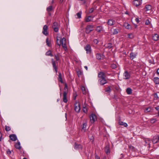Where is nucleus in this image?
I'll return each mask as SVG.
<instances>
[{"mask_svg": "<svg viewBox=\"0 0 159 159\" xmlns=\"http://www.w3.org/2000/svg\"><path fill=\"white\" fill-rule=\"evenodd\" d=\"M94 26L93 25H87L86 29L85 32L86 34H89L93 30V29Z\"/></svg>", "mask_w": 159, "mask_h": 159, "instance_id": "f257e3e1", "label": "nucleus"}, {"mask_svg": "<svg viewBox=\"0 0 159 159\" xmlns=\"http://www.w3.org/2000/svg\"><path fill=\"white\" fill-rule=\"evenodd\" d=\"M52 63L53 66V69L55 70V72L57 73V66L58 62L56 63V62L53 59H52Z\"/></svg>", "mask_w": 159, "mask_h": 159, "instance_id": "f03ea898", "label": "nucleus"}, {"mask_svg": "<svg viewBox=\"0 0 159 159\" xmlns=\"http://www.w3.org/2000/svg\"><path fill=\"white\" fill-rule=\"evenodd\" d=\"M59 25L57 22H54L52 26V28L53 29L54 31L56 32L58 31Z\"/></svg>", "mask_w": 159, "mask_h": 159, "instance_id": "7ed1b4c3", "label": "nucleus"}, {"mask_svg": "<svg viewBox=\"0 0 159 159\" xmlns=\"http://www.w3.org/2000/svg\"><path fill=\"white\" fill-rule=\"evenodd\" d=\"M74 106L75 111L77 112H79L80 109L79 103L76 102L74 104Z\"/></svg>", "mask_w": 159, "mask_h": 159, "instance_id": "20e7f679", "label": "nucleus"}, {"mask_svg": "<svg viewBox=\"0 0 159 159\" xmlns=\"http://www.w3.org/2000/svg\"><path fill=\"white\" fill-rule=\"evenodd\" d=\"M84 49L86 51V53L90 54L91 53V47L89 44L87 45L84 47Z\"/></svg>", "mask_w": 159, "mask_h": 159, "instance_id": "39448f33", "label": "nucleus"}, {"mask_svg": "<svg viewBox=\"0 0 159 159\" xmlns=\"http://www.w3.org/2000/svg\"><path fill=\"white\" fill-rule=\"evenodd\" d=\"M68 93V91H66L63 92V100L65 103H67L68 100L67 98V95Z\"/></svg>", "mask_w": 159, "mask_h": 159, "instance_id": "423d86ee", "label": "nucleus"}, {"mask_svg": "<svg viewBox=\"0 0 159 159\" xmlns=\"http://www.w3.org/2000/svg\"><path fill=\"white\" fill-rule=\"evenodd\" d=\"M48 26L46 25H45L43 26V33L44 35L47 36L48 35V33L47 32V30L48 29Z\"/></svg>", "mask_w": 159, "mask_h": 159, "instance_id": "0eeeda50", "label": "nucleus"}, {"mask_svg": "<svg viewBox=\"0 0 159 159\" xmlns=\"http://www.w3.org/2000/svg\"><path fill=\"white\" fill-rule=\"evenodd\" d=\"M90 117L92 122L93 123L97 120L96 116L94 114H92L90 115Z\"/></svg>", "mask_w": 159, "mask_h": 159, "instance_id": "6e6552de", "label": "nucleus"}, {"mask_svg": "<svg viewBox=\"0 0 159 159\" xmlns=\"http://www.w3.org/2000/svg\"><path fill=\"white\" fill-rule=\"evenodd\" d=\"M9 137L10 140L13 141H15L17 139V137L15 134H11L10 135Z\"/></svg>", "mask_w": 159, "mask_h": 159, "instance_id": "1a4fd4ad", "label": "nucleus"}, {"mask_svg": "<svg viewBox=\"0 0 159 159\" xmlns=\"http://www.w3.org/2000/svg\"><path fill=\"white\" fill-rule=\"evenodd\" d=\"M142 2L139 1L134 0L133 2V4L134 5L137 7L141 5Z\"/></svg>", "mask_w": 159, "mask_h": 159, "instance_id": "9d476101", "label": "nucleus"}, {"mask_svg": "<svg viewBox=\"0 0 159 159\" xmlns=\"http://www.w3.org/2000/svg\"><path fill=\"white\" fill-rule=\"evenodd\" d=\"M59 40V39L57 38V44L59 45L60 46L61 44H62L63 43H64V42H66V39L65 38H63L62 39H61L59 43L57 42V41Z\"/></svg>", "mask_w": 159, "mask_h": 159, "instance_id": "9b49d317", "label": "nucleus"}, {"mask_svg": "<svg viewBox=\"0 0 159 159\" xmlns=\"http://www.w3.org/2000/svg\"><path fill=\"white\" fill-rule=\"evenodd\" d=\"M98 77L100 79L105 78V73L102 71H101L98 73Z\"/></svg>", "mask_w": 159, "mask_h": 159, "instance_id": "f8f14e48", "label": "nucleus"}, {"mask_svg": "<svg viewBox=\"0 0 159 159\" xmlns=\"http://www.w3.org/2000/svg\"><path fill=\"white\" fill-rule=\"evenodd\" d=\"M137 55L136 52H131L130 53V57L131 60H133L134 58H135Z\"/></svg>", "mask_w": 159, "mask_h": 159, "instance_id": "ddd939ff", "label": "nucleus"}, {"mask_svg": "<svg viewBox=\"0 0 159 159\" xmlns=\"http://www.w3.org/2000/svg\"><path fill=\"white\" fill-rule=\"evenodd\" d=\"M81 130L84 132H85L86 131L87 123L86 122L83 123L82 125Z\"/></svg>", "mask_w": 159, "mask_h": 159, "instance_id": "4468645a", "label": "nucleus"}, {"mask_svg": "<svg viewBox=\"0 0 159 159\" xmlns=\"http://www.w3.org/2000/svg\"><path fill=\"white\" fill-rule=\"evenodd\" d=\"M99 81L100 82V84L101 85H103L107 83V81L106 80L105 78L99 79Z\"/></svg>", "mask_w": 159, "mask_h": 159, "instance_id": "2eb2a0df", "label": "nucleus"}, {"mask_svg": "<svg viewBox=\"0 0 159 159\" xmlns=\"http://www.w3.org/2000/svg\"><path fill=\"white\" fill-rule=\"evenodd\" d=\"M96 57L97 59L101 60L104 58L105 56L103 54H101L100 53H97L96 54Z\"/></svg>", "mask_w": 159, "mask_h": 159, "instance_id": "dca6fc26", "label": "nucleus"}, {"mask_svg": "<svg viewBox=\"0 0 159 159\" xmlns=\"http://www.w3.org/2000/svg\"><path fill=\"white\" fill-rule=\"evenodd\" d=\"M152 141L153 143H156L159 142V135L154 137Z\"/></svg>", "mask_w": 159, "mask_h": 159, "instance_id": "f3484780", "label": "nucleus"}, {"mask_svg": "<svg viewBox=\"0 0 159 159\" xmlns=\"http://www.w3.org/2000/svg\"><path fill=\"white\" fill-rule=\"evenodd\" d=\"M124 75L125 77V79H129L130 76V74L127 71H126L124 73Z\"/></svg>", "mask_w": 159, "mask_h": 159, "instance_id": "a211bd4d", "label": "nucleus"}, {"mask_svg": "<svg viewBox=\"0 0 159 159\" xmlns=\"http://www.w3.org/2000/svg\"><path fill=\"white\" fill-rule=\"evenodd\" d=\"M115 21L113 19L109 20L107 22L108 25L111 26L115 24Z\"/></svg>", "mask_w": 159, "mask_h": 159, "instance_id": "6ab92c4d", "label": "nucleus"}, {"mask_svg": "<svg viewBox=\"0 0 159 159\" xmlns=\"http://www.w3.org/2000/svg\"><path fill=\"white\" fill-rule=\"evenodd\" d=\"M74 148L75 149H82V147L81 145L78 144L76 143H75L74 145Z\"/></svg>", "mask_w": 159, "mask_h": 159, "instance_id": "aec40b11", "label": "nucleus"}, {"mask_svg": "<svg viewBox=\"0 0 159 159\" xmlns=\"http://www.w3.org/2000/svg\"><path fill=\"white\" fill-rule=\"evenodd\" d=\"M152 39L154 41H157L158 40L159 36L158 34H155L152 35Z\"/></svg>", "mask_w": 159, "mask_h": 159, "instance_id": "412c9836", "label": "nucleus"}, {"mask_svg": "<svg viewBox=\"0 0 159 159\" xmlns=\"http://www.w3.org/2000/svg\"><path fill=\"white\" fill-rule=\"evenodd\" d=\"M124 26L127 29H131V26L128 23H125L124 24Z\"/></svg>", "mask_w": 159, "mask_h": 159, "instance_id": "4be33fe9", "label": "nucleus"}, {"mask_svg": "<svg viewBox=\"0 0 159 159\" xmlns=\"http://www.w3.org/2000/svg\"><path fill=\"white\" fill-rule=\"evenodd\" d=\"M58 80L61 83H63V81L61 74L60 72H58Z\"/></svg>", "mask_w": 159, "mask_h": 159, "instance_id": "5701e85b", "label": "nucleus"}, {"mask_svg": "<svg viewBox=\"0 0 159 159\" xmlns=\"http://www.w3.org/2000/svg\"><path fill=\"white\" fill-rule=\"evenodd\" d=\"M145 9H146V11H151L152 9V7L150 5H147L145 6Z\"/></svg>", "mask_w": 159, "mask_h": 159, "instance_id": "b1692460", "label": "nucleus"}, {"mask_svg": "<svg viewBox=\"0 0 159 159\" xmlns=\"http://www.w3.org/2000/svg\"><path fill=\"white\" fill-rule=\"evenodd\" d=\"M14 146L16 148L20 150V142L18 141L17 143H15Z\"/></svg>", "mask_w": 159, "mask_h": 159, "instance_id": "393cba45", "label": "nucleus"}, {"mask_svg": "<svg viewBox=\"0 0 159 159\" xmlns=\"http://www.w3.org/2000/svg\"><path fill=\"white\" fill-rule=\"evenodd\" d=\"M105 151L106 153L108 154L110 152L109 147V146H106L105 148Z\"/></svg>", "mask_w": 159, "mask_h": 159, "instance_id": "a878e982", "label": "nucleus"}, {"mask_svg": "<svg viewBox=\"0 0 159 159\" xmlns=\"http://www.w3.org/2000/svg\"><path fill=\"white\" fill-rule=\"evenodd\" d=\"M132 89L130 88H128L126 89V92L128 94H131L132 93Z\"/></svg>", "mask_w": 159, "mask_h": 159, "instance_id": "bb28decb", "label": "nucleus"}, {"mask_svg": "<svg viewBox=\"0 0 159 159\" xmlns=\"http://www.w3.org/2000/svg\"><path fill=\"white\" fill-rule=\"evenodd\" d=\"M103 28L101 26H98L96 27V30L98 32H100L102 30Z\"/></svg>", "mask_w": 159, "mask_h": 159, "instance_id": "cd10ccee", "label": "nucleus"}, {"mask_svg": "<svg viewBox=\"0 0 159 159\" xmlns=\"http://www.w3.org/2000/svg\"><path fill=\"white\" fill-rule=\"evenodd\" d=\"M92 16H86L85 18V21L86 22H89L91 21Z\"/></svg>", "mask_w": 159, "mask_h": 159, "instance_id": "c85d7f7f", "label": "nucleus"}, {"mask_svg": "<svg viewBox=\"0 0 159 159\" xmlns=\"http://www.w3.org/2000/svg\"><path fill=\"white\" fill-rule=\"evenodd\" d=\"M154 81L156 84H159V78L158 77H155L153 79Z\"/></svg>", "mask_w": 159, "mask_h": 159, "instance_id": "c756f323", "label": "nucleus"}, {"mask_svg": "<svg viewBox=\"0 0 159 159\" xmlns=\"http://www.w3.org/2000/svg\"><path fill=\"white\" fill-rule=\"evenodd\" d=\"M119 124L120 125H123L125 127H126L128 126V125L126 123L124 122L121 121H119Z\"/></svg>", "mask_w": 159, "mask_h": 159, "instance_id": "7c9ffc66", "label": "nucleus"}, {"mask_svg": "<svg viewBox=\"0 0 159 159\" xmlns=\"http://www.w3.org/2000/svg\"><path fill=\"white\" fill-rule=\"evenodd\" d=\"M106 48L110 49L112 47V45L111 43H109L106 45Z\"/></svg>", "mask_w": 159, "mask_h": 159, "instance_id": "2f4dec72", "label": "nucleus"}, {"mask_svg": "<svg viewBox=\"0 0 159 159\" xmlns=\"http://www.w3.org/2000/svg\"><path fill=\"white\" fill-rule=\"evenodd\" d=\"M104 90L105 92L110 93L111 91V86H108L107 88H105Z\"/></svg>", "mask_w": 159, "mask_h": 159, "instance_id": "473e14b6", "label": "nucleus"}, {"mask_svg": "<svg viewBox=\"0 0 159 159\" xmlns=\"http://www.w3.org/2000/svg\"><path fill=\"white\" fill-rule=\"evenodd\" d=\"M158 94H159V93H154L153 94V97L155 100H157L159 98L158 95Z\"/></svg>", "mask_w": 159, "mask_h": 159, "instance_id": "72a5a7b5", "label": "nucleus"}, {"mask_svg": "<svg viewBox=\"0 0 159 159\" xmlns=\"http://www.w3.org/2000/svg\"><path fill=\"white\" fill-rule=\"evenodd\" d=\"M46 55L47 56L53 57V55L52 54L50 50H49L46 53Z\"/></svg>", "mask_w": 159, "mask_h": 159, "instance_id": "f704fd0d", "label": "nucleus"}, {"mask_svg": "<svg viewBox=\"0 0 159 159\" xmlns=\"http://www.w3.org/2000/svg\"><path fill=\"white\" fill-rule=\"evenodd\" d=\"M60 53H58L56 55H55V57L57 61H58L60 60Z\"/></svg>", "mask_w": 159, "mask_h": 159, "instance_id": "c9c22d12", "label": "nucleus"}, {"mask_svg": "<svg viewBox=\"0 0 159 159\" xmlns=\"http://www.w3.org/2000/svg\"><path fill=\"white\" fill-rule=\"evenodd\" d=\"M46 43L47 45L49 47H51V43L50 41H48V38H47L46 39Z\"/></svg>", "mask_w": 159, "mask_h": 159, "instance_id": "e433bc0d", "label": "nucleus"}, {"mask_svg": "<svg viewBox=\"0 0 159 159\" xmlns=\"http://www.w3.org/2000/svg\"><path fill=\"white\" fill-rule=\"evenodd\" d=\"M82 12L80 11L76 14L78 18H80L81 16Z\"/></svg>", "mask_w": 159, "mask_h": 159, "instance_id": "4c0bfd02", "label": "nucleus"}, {"mask_svg": "<svg viewBox=\"0 0 159 159\" xmlns=\"http://www.w3.org/2000/svg\"><path fill=\"white\" fill-rule=\"evenodd\" d=\"M52 9V6H50L47 8V11L48 12H50Z\"/></svg>", "mask_w": 159, "mask_h": 159, "instance_id": "58836bf2", "label": "nucleus"}, {"mask_svg": "<svg viewBox=\"0 0 159 159\" xmlns=\"http://www.w3.org/2000/svg\"><path fill=\"white\" fill-rule=\"evenodd\" d=\"M119 31V29H115L113 30V34H116L118 33Z\"/></svg>", "mask_w": 159, "mask_h": 159, "instance_id": "ea45409f", "label": "nucleus"}, {"mask_svg": "<svg viewBox=\"0 0 159 159\" xmlns=\"http://www.w3.org/2000/svg\"><path fill=\"white\" fill-rule=\"evenodd\" d=\"M62 47L65 49V50L67 49V48L66 46V42H64V43H63L62 44Z\"/></svg>", "mask_w": 159, "mask_h": 159, "instance_id": "a19ab883", "label": "nucleus"}, {"mask_svg": "<svg viewBox=\"0 0 159 159\" xmlns=\"http://www.w3.org/2000/svg\"><path fill=\"white\" fill-rule=\"evenodd\" d=\"M151 107H148L145 109L144 111L145 112H151Z\"/></svg>", "mask_w": 159, "mask_h": 159, "instance_id": "79ce46f5", "label": "nucleus"}, {"mask_svg": "<svg viewBox=\"0 0 159 159\" xmlns=\"http://www.w3.org/2000/svg\"><path fill=\"white\" fill-rule=\"evenodd\" d=\"M5 130L7 131H10L11 128L9 126H5Z\"/></svg>", "mask_w": 159, "mask_h": 159, "instance_id": "37998d69", "label": "nucleus"}, {"mask_svg": "<svg viewBox=\"0 0 159 159\" xmlns=\"http://www.w3.org/2000/svg\"><path fill=\"white\" fill-rule=\"evenodd\" d=\"M111 67L114 69L116 68V66L115 64H112L111 65Z\"/></svg>", "mask_w": 159, "mask_h": 159, "instance_id": "c03bdc74", "label": "nucleus"}, {"mask_svg": "<svg viewBox=\"0 0 159 159\" xmlns=\"http://www.w3.org/2000/svg\"><path fill=\"white\" fill-rule=\"evenodd\" d=\"M77 95H77V93L76 92H75L74 93V95H73V97H74L73 99H74V100H75L76 97H77Z\"/></svg>", "mask_w": 159, "mask_h": 159, "instance_id": "a18cd8bd", "label": "nucleus"}, {"mask_svg": "<svg viewBox=\"0 0 159 159\" xmlns=\"http://www.w3.org/2000/svg\"><path fill=\"white\" fill-rule=\"evenodd\" d=\"M77 74L79 77L82 74V72L81 71L79 70L77 71Z\"/></svg>", "mask_w": 159, "mask_h": 159, "instance_id": "49530a36", "label": "nucleus"}, {"mask_svg": "<svg viewBox=\"0 0 159 159\" xmlns=\"http://www.w3.org/2000/svg\"><path fill=\"white\" fill-rule=\"evenodd\" d=\"M81 89L83 91V94L86 93V89L84 87L82 86V87Z\"/></svg>", "mask_w": 159, "mask_h": 159, "instance_id": "de8ad7c7", "label": "nucleus"}, {"mask_svg": "<svg viewBox=\"0 0 159 159\" xmlns=\"http://www.w3.org/2000/svg\"><path fill=\"white\" fill-rule=\"evenodd\" d=\"M83 111L85 113H87V108L85 107H84L83 109Z\"/></svg>", "mask_w": 159, "mask_h": 159, "instance_id": "09e8293b", "label": "nucleus"}, {"mask_svg": "<svg viewBox=\"0 0 159 159\" xmlns=\"http://www.w3.org/2000/svg\"><path fill=\"white\" fill-rule=\"evenodd\" d=\"M128 37L132 39L133 38V35L132 34H129L128 35Z\"/></svg>", "mask_w": 159, "mask_h": 159, "instance_id": "8fccbe9b", "label": "nucleus"}, {"mask_svg": "<svg viewBox=\"0 0 159 159\" xmlns=\"http://www.w3.org/2000/svg\"><path fill=\"white\" fill-rule=\"evenodd\" d=\"M157 121V120L155 119H152L150 120V121L151 123H154Z\"/></svg>", "mask_w": 159, "mask_h": 159, "instance_id": "3c124183", "label": "nucleus"}, {"mask_svg": "<svg viewBox=\"0 0 159 159\" xmlns=\"http://www.w3.org/2000/svg\"><path fill=\"white\" fill-rule=\"evenodd\" d=\"M150 22L149 20L147 19L146 21L145 24L146 25H148L150 24Z\"/></svg>", "mask_w": 159, "mask_h": 159, "instance_id": "603ef678", "label": "nucleus"}, {"mask_svg": "<svg viewBox=\"0 0 159 159\" xmlns=\"http://www.w3.org/2000/svg\"><path fill=\"white\" fill-rule=\"evenodd\" d=\"M94 10V8H91L89 10V13H92L93 11Z\"/></svg>", "mask_w": 159, "mask_h": 159, "instance_id": "864d4df0", "label": "nucleus"}, {"mask_svg": "<svg viewBox=\"0 0 159 159\" xmlns=\"http://www.w3.org/2000/svg\"><path fill=\"white\" fill-rule=\"evenodd\" d=\"M98 41L97 39H94L93 40V42L95 44H97L98 43Z\"/></svg>", "mask_w": 159, "mask_h": 159, "instance_id": "5fc2aeb1", "label": "nucleus"}, {"mask_svg": "<svg viewBox=\"0 0 159 159\" xmlns=\"http://www.w3.org/2000/svg\"><path fill=\"white\" fill-rule=\"evenodd\" d=\"M64 89L65 90H67L66 91H68V87H67V85L66 84H65V86L64 88Z\"/></svg>", "mask_w": 159, "mask_h": 159, "instance_id": "6e6d98bb", "label": "nucleus"}, {"mask_svg": "<svg viewBox=\"0 0 159 159\" xmlns=\"http://www.w3.org/2000/svg\"><path fill=\"white\" fill-rule=\"evenodd\" d=\"M135 21L136 22H137V23H139V19L138 18H137L135 19Z\"/></svg>", "mask_w": 159, "mask_h": 159, "instance_id": "4d7b16f0", "label": "nucleus"}, {"mask_svg": "<svg viewBox=\"0 0 159 159\" xmlns=\"http://www.w3.org/2000/svg\"><path fill=\"white\" fill-rule=\"evenodd\" d=\"M95 159H100L99 157L97 155H95Z\"/></svg>", "mask_w": 159, "mask_h": 159, "instance_id": "13d9d810", "label": "nucleus"}, {"mask_svg": "<svg viewBox=\"0 0 159 159\" xmlns=\"http://www.w3.org/2000/svg\"><path fill=\"white\" fill-rule=\"evenodd\" d=\"M2 134L1 133V132H0V141H1V140H2Z\"/></svg>", "mask_w": 159, "mask_h": 159, "instance_id": "bf43d9fd", "label": "nucleus"}, {"mask_svg": "<svg viewBox=\"0 0 159 159\" xmlns=\"http://www.w3.org/2000/svg\"><path fill=\"white\" fill-rule=\"evenodd\" d=\"M155 109L157 110V111H159V108H158V107H155Z\"/></svg>", "mask_w": 159, "mask_h": 159, "instance_id": "052dcab7", "label": "nucleus"}, {"mask_svg": "<svg viewBox=\"0 0 159 159\" xmlns=\"http://www.w3.org/2000/svg\"><path fill=\"white\" fill-rule=\"evenodd\" d=\"M157 74L159 75V68L157 70Z\"/></svg>", "mask_w": 159, "mask_h": 159, "instance_id": "680f3d73", "label": "nucleus"}, {"mask_svg": "<svg viewBox=\"0 0 159 159\" xmlns=\"http://www.w3.org/2000/svg\"><path fill=\"white\" fill-rule=\"evenodd\" d=\"M7 153L8 154H9L11 153V152L10 151H7Z\"/></svg>", "mask_w": 159, "mask_h": 159, "instance_id": "e2e57ef3", "label": "nucleus"}, {"mask_svg": "<svg viewBox=\"0 0 159 159\" xmlns=\"http://www.w3.org/2000/svg\"><path fill=\"white\" fill-rule=\"evenodd\" d=\"M84 68L86 69V70H88V67L87 66H85Z\"/></svg>", "mask_w": 159, "mask_h": 159, "instance_id": "0e129e2a", "label": "nucleus"}, {"mask_svg": "<svg viewBox=\"0 0 159 159\" xmlns=\"http://www.w3.org/2000/svg\"><path fill=\"white\" fill-rule=\"evenodd\" d=\"M102 159H107L106 157V156H104Z\"/></svg>", "mask_w": 159, "mask_h": 159, "instance_id": "69168bd1", "label": "nucleus"}, {"mask_svg": "<svg viewBox=\"0 0 159 159\" xmlns=\"http://www.w3.org/2000/svg\"><path fill=\"white\" fill-rule=\"evenodd\" d=\"M65 117L66 118V119H67V113H66L65 114Z\"/></svg>", "mask_w": 159, "mask_h": 159, "instance_id": "338daca9", "label": "nucleus"}, {"mask_svg": "<svg viewBox=\"0 0 159 159\" xmlns=\"http://www.w3.org/2000/svg\"><path fill=\"white\" fill-rule=\"evenodd\" d=\"M48 13L49 15L50 16L51 15V13L50 12H48Z\"/></svg>", "mask_w": 159, "mask_h": 159, "instance_id": "774afa93", "label": "nucleus"}]
</instances>
